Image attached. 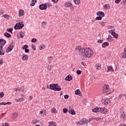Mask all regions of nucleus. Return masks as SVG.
<instances>
[{
	"label": "nucleus",
	"mask_w": 126,
	"mask_h": 126,
	"mask_svg": "<svg viewBox=\"0 0 126 126\" xmlns=\"http://www.w3.org/2000/svg\"><path fill=\"white\" fill-rule=\"evenodd\" d=\"M76 50L79 52L80 56L83 58H92L94 54V51L90 48H81V46H78Z\"/></svg>",
	"instance_id": "nucleus-1"
},
{
	"label": "nucleus",
	"mask_w": 126,
	"mask_h": 126,
	"mask_svg": "<svg viewBox=\"0 0 126 126\" xmlns=\"http://www.w3.org/2000/svg\"><path fill=\"white\" fill-rule=\"evenodd\" d=\"M6 43V41L3 39H0V56H4L5 51L3 50V46Z\"/></svg>",
	"instance_id": "nucleus-2"
},
{
	"label": "nucleus",
	"mask_w": 126,
	"mask_h": 126,
	"mask_svg": "<svg viewBox=\"0 0 126 126\" xmlns=\"http://www.w3.org/2000/svg\"><path fill=\"white\" fill-rule=\"evenodd\" d=\"M24 27V25L23 24V23L20 22L19 23H17L15 26H14V29L15 30H20L22 29Z\"/></svg>",
	"instance_id": "nucleus-3"
},
{
	"label": "nucleus",
	"mask_w": 126,
	"mask_h": 126,
	"mask_svg": "<svg viewBox=\"0 0 126 126\" xmlns=\"http://www.w3.org/2000/svg\"><path fill=\"white\" fill-rule=\"evenodd\" d=\"M14 47V42H13V41L8 47L7 49L6 50V53H9V52H11V51L13 50Z\"/></svg>",
	"instance_id": "nucleus-4"
},
{
	"label": "nucleus",
	"mask_w": 126,
	"mask_h": 126,
	"mask_svg": "<svg viewBox=\"0 0 126 126\" xmlns=\"http://www.w3.org/2000/svg\"><path fill=\"white\" fill-rule=\"evenodd\" d=\"M110 34H111L112 36H114L115 39H118L119 38V34L115 32V30H111V31H109Z\"/></svg>",
	"instance_id": "nucleus-5"
},
{
	"label": "nucleus",
	"mask_w": 126,
	"mask_h": 126,
	"mask_svg": "<svg viewBox=\"0 0 126 126\" xmlns=\"http://www.w3.org/2000/svg\"><path fill=\"white\" fill-rule=\"evenodd\" d=\"M110 90V87L108 85H104L103 86V93H107Z\"/></svg>",
	"instance_id": "nucleus-6"
},
{
	"label": "nucleus",
	"mask_w": 126,
	"mask_h": 126,
	"mask_svg": "<svg viewBox=\"0 0 126 126\" xmlns=\"http://www.w3.org/2000/svg\"><path fill=\"white\" fill-rule=\"evenodd\" d=\"M105 70H106L107 72H109V71L114 72V68H113L112 66H107L105 68Z\"/></svg>",
	"instance_id": "nucleus-7"
},
{
	"label": "nucleus",
	"mask_w": 126,
	"mask_h": 126,
	"mask_svg": "<svg viewBox=\"0 0 126 126\" xmlns=\"http://www.w3.org/2000/svg\"><path fill=\"white\" fill-rule=\"evenodd\" d=\"M108 112V109L107 108L103 107V108H99V113L101 114H106Z\"/></svg>",
	"instance_id": "nucleus-8"
},
{
	"label": "nucleus",
	"mask_w": 126,
	"mask_h": 126,
	"mask_svg": "<svg viewBox=\"0 0 126 126\" xmlns=\"http://www.w3.org/2000/svg\"><path fill=\"white\" fill-rule=\"evenodd\" d=\"M57 86H58V84H50L49 88L47 87V88H49V89H51V90H54L55 91V89H56V87Z\"/></svg>",
	"instance_id": "nucleus-9"
},
{
	"label": "nucleus",
	"mask_w": 126,
	"mask_h": 126,
	"mask_svg": "<svg viewBox=\"0 0 126 126\" xmlns=\"http://www.w3.org/2000/svg\"><path fill=\"white\" fill-rule=\"evenodd\" d=\"M120 118L121 120H122V121H126V114H125V112H122L120 114Z\"/></svg>",
	"instance_id": "nucleus-10"
},
{
	"label": "nucleus",
	"mask_w": 126,
	"mask_h": 126,
	"mask_svg": "<svg viewBox=\"0 0 126 126\" xmlns=\"http://www.w3.org/2000/svg\"><path fill=\"white\" fill-rule=\"evenodd\" d=\"M102 103L104 105H108V104L111 103V101L109 99H104L102 100Z\"/></svg>",
	"instance_id": "nucleus-11"
},
{
	"label": "nucleus",
	"mask_w": 126,
	"mask_h": 126,
	"mask_svg": "<svg viewBox=\"0 0 126 126\" xmlns=\"http://www.w3.org/2000/svg\"><path fill=\"white\" fill-rule=\"evenodd\" d=\"M97 16H99L100 17H105V13L102 11H98L96 13Z\"/></svg>",
	"instance_id": "nucleus-12"
},
{
	"label": "nucleus",
	"mask_w": 126,
	"mask_h": 126,
	"mask_svg": "<svg viewBox=\"0 0 126 126\" xmlns=\"http://www.w3.org/2000/svg\"><path fill=\"white\" fill-rule=\"evenodd\" d=\"M39 9H41V10L47 9V4H40L39 5Z\"/></svg>",
	"instance_id": "nucleus-13"
},
{
	"label": "nucleus",
	"mask_w": 126,
	"mask_h": 126,
	"mask_svg": "<svg viewBox=\"0 0 126 126\" xmlns=\"http://www.w3.org/2000/svg\"><path fill=\"white\" fill-rule=\"evenodd\" d=\"M79 125H84V124H87V120L86 119H83L80 121L78 122Z\"/></svg>",
	"instance_id": "nucleus-14"
},
{
	"label": "nucleus",
	"mask_w": 126,
	"mask_h": 126,
	"mask_svg": "<svg viewBox=\"0 0 126 126\" xmlns=\"http://www.w3.org/2000/svg\"><path fill=\"white\" fill-rule=\"evenodd\" d=\"M64 80L66 81H71L72 80V76L71 75H68L66 77H65Z\"/></svg>",
	"instance_id": "nucleus-15"
},
{
	"label": "nucleus",
	"mask_w": 126,
	"mask_h": 126,
	"mask_svg": "<svg viewBox=\"0 0 126 126\" xmlns=\"http://www.w3.org/2000/svg\"><path fill=\"white\" fill-rule=\"evenodd\" d=\"M17 116H18V113L15 112L11 114V117L12 120H15V119L17 118Z\"/></svg>",
	"instance_id": "nucleus-16"
},
{
	"label": "nucleus",
	"mask_w": 126,
	"mask_h": 126,
	"mask_svg": "<svg viewBox=\"0 0 126 126\" xmlns=\"http://www.w3.org/2000/svg\"><path fill=\"white\" fill-rule=\"evenodd\" d=\"M25 14V13H24V10L22 9H20L19 11V17L21 16H23Z\"/></svg>",
	"instance_id": "nucleus-17"
},
{
	"label": "nucleus",
	"mask_w": 126,
	"mask_h": 126,
	"mask_svg": "<svg viewBox=\"0 0 126 126\" xmlns=\"http://www.w3.org/2000/svg\"><path fill=\"white\" fill-rule=\"evenodd\" d=\"M121 59H126V48L124 49V51L121 57Z\"/></svg>",
	"instance_id": "nucleus-18"
},
{
	"label": "nucleus",
	"mask_w": 126,
	"mask_h": 126,
	"mask_svg": "<svg viewBox=\"0 0 126 126\" xmlns=\"http://www.w3.org/2000/svg\"><path fill=\"white\" fill-rule=\"evenodd\" d=\"M29 58V56H28V55H26L25 54L23 55V57H22L23 61H28Z\"/></svg>",
	"instance_id": "nucleus-19"
},
{
	"label": "nucleus",
	"mask_w": 126,
	"mask_h": 126,
	"mask_svg": "<svg viewBox=\"0 0 126 126\" xmlns=\"http://www.w3.org/2000/svg\"><path fill=\"white\" fill-rule=\"evenodd\" d=\"M48 23L45 21L42 22L41 25V28H43V29H45L46 28V25H47Z\"/></svg>",
	"instance_id": "nucleus-20"
},
{
	"label": "nucleus",
	"mask_w": 126,
	"mask_h": 126,
	"mask_svg": "<svg viewBox=\"0 0 126 126\" xmlns=\"http://www.w3.org/2000/svg\"><path fill=\"white\" fill-rule=\"evenodd\" d=\"M72 4L71 2H66L64 3V5L65 7H70V6Z\"/></svg>",
	"instance_id": "nucleus-21"
},
{
	"label": "nucleus",
	"mask_w": 126,
	"mask_h": 126,
	"mask_svg": "<svg viewBox=\"0 0 126 126\" xmlns=\"http://www.w3.org/2000/svg\"><path fill=\"white\" fill-rule=\"evenodd\" d=\"M18 37L19 38H23L24 37V33L22 32H20L19 34H18Z\"/></svg>",
	"instance_id": "nucleus-22"
},
{
	"label": "nucleus",
	"mask_w": 126,
	"mask_h": 126,
	"mask_svg": "<svg viewBox=\"0 0 126 126\" xmlns=\"http://www.w3.org/2000/svg\"><path fill=\"white\" fill-rule=\"evenodd\" d=\"M93 113H100V108L96 107L93 110Z\"/></svg>",
	"instance_id": "nucleus-23"
},
{
	"label": "nucleus",
	"mask_w": 126,
	"mask_h": 126,
	"mask_svg": "<svg viewBox=\"0 0 126 126\" xmlns=\"http://www.w3.org/2000/svg\"><path fill=\"white\" fill-rule=\"evenodd\" d=\"M109 43L108 42H105L102 44V48H106V47H108L109 46Z\"/></svg>",
	"instance_id": "nucleus-24"
},
{
	"label": "nucleus",
	"mask_w": 126,
	"mask_h": 126,
	"mask_svg": "<svg viewBox=\"0 0 126 126\" xmlns=\"http://www.w3.org/2000/svg\"><path fill=\"white\" fill-rule=\"evenodd\" d=\"M49 126H57V123H56V122H54L53 121L49 122Z\"/></svg>",
	"instance_id": "nucleus-25"
},
{
	"label": "nucleus",
	"mask_w": 126,
	"mask_h": 126,
	"mask_svg": "<svg viewBox=\"0 0 126 126\" xmlns=\"http://www.w3.org/2000/svg\"><path fill=\"white\" fill-rule=\"evenodd\" d=\"M81 93V92H80V90H79V89H77L75 92V94H76V95H78L79 96H82V94H80Z\"/></svg>",
	"instance_id": "nucleus-26"
},
{
	"label": "nucleus",
	"mask_w": 126,
	"mask_h": 126,
	"mask_svg": "<svg viewBox=\"0 0 126 126\" xmlns=\"http://www.w3.org/2000/svg\"><path fill=\"white\" fill-rule=\"evenodd\" d=\"M106 40L108 41V42H112L114 39L113 38V37L111 36V35H109L108 37L106 39Z\"/></svg>",
	"instance_id": "nucleus-27"
},
{
	"label": "nucleus",
	"mask_w": 126,
	"mask_h": 126,
	"mask_svg": "<svg viewBox=\"0 0 126 126\" xmlns=\"http://www.w3.org/2000/svg\"><path fill=\"white\" fill-rule=\"evenodd\" d=\"M61 90H62V88L60 87V86H59V84H58V86L55 87L54 91H61Z\"/></svg>",
	"instance_id": "nucleus-28"
},
{
	"label": "nucleus",
	"mask_w": 126,
	"mask_h": 126,
	"mask_svg": "<svg viewBox=\"0 0 126 126\" xmlns=\"http://www.w3.org/2000/svg\"><path fill=\"white\" fill-rule=\"evenodd\" d=\"M68 113H69L71 115H75V111H74V109H72L71 110H69V111H68Z\"/></svg>",
	"instance_id": "nucleus-29"
},
{
	"label": "nucleus",
	"mask_w": 126,
	"mask_h": 126,
	"mask_svg": "<svg viewBox=\"0 0 126 126\" xmlns=\"http://www.w3.org/2000/svg\"><path fill=\"white\" fill-rule=\"evenodd\" d=\"M4 36H5V37H7V38H10V37H11V35L7 32H5Z\"/></svg>",
	"instance_id": "nucleus-30"
},
{
	"label": "nucleus",
	"mask_w": 126,
	"mask_h": 126,
	"mask_svg": "<svg viewBox=\"0 0 126 126\" xmlns=\"http://www.w3.org/2000/svg\"><path fill=\"white\" fill-rule=\"evenodd\" d=\"M51 111L53 114H57V113H58V111H57V109L55 108H52L51 109Z\"/></svg>",
	"instance_id": "nucleus-31"
},
{
	"label": "nucleus",
	"mask_w": 126,
	"mask_h": 126,
	"mask_svg": "<svg viewBox=\"0 0 126 126\" xmlns=\"http://www.w3.org/2000/svg\"><path fill=\"white\" fill-rule=\"evenodd\" d=\"M101 64L97 63L95 65V67L97 68V69L99 70V69H101Z\"/></svg>",
	"instance_id": "nucleus-32"
},
{
	"label": "nucleus",
	"mask_w": 126,
	"mask_h": 126,
	"mask_svg": "<svg viewBox=\"0 0 126 126\" xmlns=\"http://www.w3.org/2000/svg\"><path fill=\"white\" fill-rule=\"evenodd\" d=\"M52 68H53V66H52V65H49L47 66V70H48V71H51V70H52Z\"/></svg>",
	"instance_id": "nucleus-33"
},
{
	"label": "nucleus",
	"mask_w": 126,
	"mask_h": 126,
	"mask_svg": "<svg viewBox=\"0 0 126 126\" xmlns=\"http://www.w3.org/2000/svg\"><path fill=\"white\" fill-rule=\"evenodd\" d=\"M104 8V9H109V8H110V5H109V4H105Z\"/></svg>",
	"instance_id": "nucleus-34"
},
{
	"label": "nucleus",
	"mask_w": 126,
	"mask_h": 126,
	"mask_svg": "<svg viewBox=\"0 0 126 126\" xmlns=\"http://www.w3.org/2000/svg\"><path fill=\"white\" fill-rule=\"evenodd\" d=\"M35 1V2H34ZM35 2H37V0H32V3H31V5L32 6H34L35 5Z\"/></svg>",
	"instance_id": "nucleus-35"
},
{
	"label": "nucleus",
	"mask_w": 126,
	"mask_h": 126,
	"mask_svg": "<svg viewBox=\"0 0 126 126\" xmlns=\"http://www.w3.org/2000/svg\"><path fill=\"white\" fill-rule=\"evenodd\" d=\"M73 1L75 4H79L80 3V0H73Z\"/></svg>",
	"instance_id": "nucleus-36"
},
{
	"label": "nucleus",
	"mask_w": 126,
	"mask_h": 126,
	"mask_svg": "<svg viewBox=\"0 0 126 126\" xmlns=\"http://www.w3.org/2000/svg\"><path fill=\"white\" fill-rule=\"evenodd\" d=\"M32 124H33V125H35V124H37V122H39V121H38V120L37 119H33V120H32Z\"/></svg>",
	"instance_id": "nucleus-37"
},
{
	"label": "nucleus",
	"mask_w": 126,
	"mask_h": 126,
	"mask_svg": "<svg viewBox=\"0 0 126 126\" xmlns=\"http://www.w3.org/2000/svg\"><path fill=\"white\" fill-rule=\"evenodd\" d=\"M3 58H0V65H1L2 64H3Z\"/></svg>",
	"instance_id": "nucleus-38"
},
{
	"label": "nucleus",
	"mask_w": 126,
	"mask_h": 126,
	"mask_svg": "<svg viewBox=\"0 0 126 126\" xmlns=\"http://www.w3.org/2000/svg\"><path fill=\"white\" fill-rule=\"evenodd\" d=\"M15 102H22V98H18V99H15Z\"/></svg>",
	"instance_id": "nucleus-39"
},
{
	"label": "nucleus",
	"mask_w": 126,
	"mask_h": 126,
	"mask_svg": "<svg viewBox=\"0 0 126 126\" xmlns=\"http://www.w3.org/2000/svg\"><path fill=\"white\" fill-rule=\"evenodd\" d=\"M73 107L72 105H70L68 108V112H69V111H71V110H73Z\"/></svg>",
	"instance_id": "nucleus-40"
},
{
	"label": "nucleus",
	"mask_w": 126,
	"mask_h": 126,
	"mask_svg": "<svg viewBox=\"0 0 126 126\" xmlns=\"http://www.w3.org/2000/svg\"><path fill=\"white\" fill-rule=\"evenodd\" d=\"M45 49V45L42 44L40 45V47H39V49L40 50H44Z\"/></svg>",
	"instance_id": "nucleus-41"
},
{
	"label": "nucleus",
	"mask_w": 126,
	"mask_h": 126,
	"mask_svg": "<svg viewBox=\"0 0 126 126\" xmlns=\"http://www.w3.org/2000/svg\"><path fill=\"white\" fill-rule=\"evenodd\" d=\"M67 112H68V109H65V108L63 109V113L64 114H66V113H67Z\"/></svg>",
	"instance_id": "nucleus-42"
},
{
	"label": "nucleus",
	"mask_w": 126,
	"mask_h": 126,
	"mask_svg": "<svg viewBox=\"0 0 126 126\" xmlns=\"http://www.w3.org/2000/svg\"><path fill=\"white\" fill-rule=\"evenodd\" d=\"M103 18V17H96L95 18V20H101L102 19V18Z\"/></svg>",
	"instance_id": "nucleus-43"
},
{
	"label": "nucleus",
	"mask_w": 126,
	"mask_h": 126,
	"mask_svg": "<svg viewBox=\"0 0 126 126\" xmlns=\"http://www.w3.org/2000/svg\"><path fill=\"white\" fill-rule=\"evenodd\" d=\"M3 96H4V93H3V92H1L0 93V98H3Z\"/></svg>",
	"instance_id": "nucleus-44"
},
{
	"label": "nucleus",
	"mask_w": 126,
	"mask_h": 126,
	"mask_svg": "<svg viewBox=\"0 0 126 126\" xmlns=\"http://www.w3.org/2000/svg\"><path fill=\"white\" fill-rule=\"evenodd\" d=\"M3 17H4V18H6V19H7V18H9L10 16L8 15H3Z\"/></svg>",
	"instance_id": "nucleus-45"
},
{
	"label": "nucleus",
	"mask_w": 126,
	"mask_h": 126,
	"mask_svg": "<svg viewBox=\"0 0 126 126\" xmlns=\"http://www.w3.org/2000/svg\"><path fill=\"white\" fill-rule=\"evenodd\" d=\"M28 45H24V46L23 47V50H26V49H28Z\"/></svg>",
	"instance_id": "nucleus-46"
},
{
	"label": "nucleus",
	"mask_w": 126,
	"mask_h": 126,
	"mask_svg": "<svg viewBox=\"0 0 126 126\" xmlns=\"http://www.w3.org/2000/svg\"><path fill=\"white\" fill-rule=\"evenodd\" d=\"M70 9L71 10H73L74 9V6H73V5L72 4H71V6H70Z\"/></svg>",
	"instance_id": "nucleus-47"
},
{
	"label": "nucleus",
	"mask_w": 126,
	"mask_h": 126,
	"mask_svg": "<svg viewBox=\"0 0 126 126\" xmlns=\"http://www.w3.org/2000/svg\"><path fill=\"white\" fill-rule=\"evenodd\" d=\"M12 30H13L12 29H7V32H9L10 33H12Z\"/></svg>",
	"instance_id": "nucleus-48"
},
{
	"label": "nucleus",
	"mask_w": 126,
	"mask_h": 126,
	"mask_svg": "<svg viewBox=\"0 0 126 126\" xmlns=\"http://www.w3.org/2000/svg\"><path fill=\"white\" fill-rule=\"evenodd\" d=\"M100 25H101V26H105L106 25V22H101Z\"/></svg>",
	"instance_id": "nucleus-49"
},
{
	"label": "nucleus",
	"mask_w": 126,
	"mask_h": 126,
	"mask_svg": "<svg viewBox=\"0 0 126 126\" xmlns=\"http://www.w3.org/2000/svg\"><path fill=\"white\" fill-rule=\"evenodd\" d=\"M32 43H36L37 42V39L36 38H33L32 39Z\"/></svg>",
	"instance_id": "nucleus-50"
},
{
	"label": "nucleus",
	"mask_w": 126,
	"mask_h": 126,
	"mask_svg": "<svg viewBox=\"0 0 126 126\" xmlns=\"http://www.w3.org/2000/svg\"><path fill=\"white\" fill-rule=\"evenodd\" d=\"M47 59H48V61H52V60H53V59H54V57H52V56H51V57H48L47 58Z\"/></svg>",
	"instance_id": "nucleus-51"
},
{
	"label": "nucleus",
	"mask_w": 126,
	"mask_h": 126,
	"mask_svg": "<svg viewBox=\"0 0 126 126\" xmlns=\"http://www.w3.org/2000/svg\"><path fill=\"white\" fill-rule=\"evenodd\" d=\"M77 74L78 75H80V74H81V71L79 70H77Z\"/></svg>",
	"instance_id": "nucleus-52"
},
{
	"label": "nucleus",
	"mask_w": 126,
	"mask_h": 126,
	"mask_svg": "<svg viewBox=\"0 0 126 126\" xmlns=\"http://www.w3.org/2000/svg\"><path fill=\"white\" fill-rule=\"evenodd\" d=\"M97 43H99L100 44H102L103 43V40L99 39L97 40Z\"/></svg>",
	"instance_id": "nucleus-53"
},
{
	"label": "nucleus",
	"mask_w": 126,
	"mask_h": 126,
	"mask_svg": "<svg viewBox=\"0 0 126 126\" xmlns=\"http://www.w3.org/2000/svg\"><path fill=\"white\" fill-rule=\"evenodd\" d=\"M2 125V126H9V125L7 123H5V124H3Z\"/></svg>",
	"instance_id": "nucleus-54"
},
{
	"label": "nucleus",
	"mask_w": 126,
	"mask_h": 126,
	"mask_svg": "<svg viewBox=\"0 0 126 126\" xmlns=\"http://www.w3.org/2000/svg\"><path fill=\"white\" fill-rule=\"evenodd\" d=\"M122 0H115V3H120V2H121V1Z\"/></svg>",
	"instance_id": "nucleus-55"
},
{
	"label": "nucleus",
	"mask_w": 126,
	"mask_h": 126,
	"mask_svg": "<svg viewBox=\"0 0 126 126\" xmlns=\"http://www.w3.org/2000/svg\"><path fill=\"white\" fill-rule=\"evenodd\" d=\"M69 96H68V95H67V94H65L64 96V99H68V97Z\"/></svg>",
	"instance_id": "nucleus-56"
},
{
	"label": "nucleus",
	"mask_w": 126,
	"mask_h": 126,
	"mask_svg": "<svg viewBox=\"0 0 126 126\" xmlns=\"http://www.w3.org/2000/svg\"><path fill=\"white\" fill-rule=\"evenodd\" d=\"M81 64L83 65L84 66H85L86 65V63H84V62H81Z\"/></svg>",
	"instance_id": "nucleus-57"
},
{
	"label": "nucleus",
	"mask_w": 126,
	"mask_h": 126,
	"mask_svg": "<svg viewBox=\"0 0 126 126\" xmlns=\"http://www.w3.org/2000/svg\"><path fill=\"white\" fill-rule=\"evenodd\" d=\"M94 120H95L96 121H100V120H101V118H94Z\"/></svg>",
	"instance_id": "nucleus-58"
},
{
	"label": "nucleus",
	"mask_w": 126,
	"mask_h": 126,
	"mask_svg": "<svg viewBox=\"0 0 126 126\" xmlns=\"http://www.w3.org/2000/svg\"><path fill=\"white\" fill-rule=\"evenodd\" d=\"M43 113H44L43 111H40L39 115H40V116H43Z\"/></svg>",
	"instance_id": "nucleus-59"
},
{
	"label": "nucleus",
	"mask_w": 126,
	"mask_h": 126,
	"mask_svg": "<svg viewBox=\"0 0 126 126\" xmlns=\"http://www.w3.org/2000/svg\"><path fill=\"white\" fill-rule=\"evenodd\" d=\"M32 49H33L34 50H36V47L34 46V44H32Z\"/></svg>",
	"instance_id": "nucleus-60"
},
{
	"label": "nucleus",
	"mask_w": 126,
	"mask_h": 126,
	"mask_svg": "<svg viewBox=\"0 0 126 126\" xmlns=\"http://www.w3.org/2000/svg\"><path fill=\"white\" fill-rule=\"evenodd\" d=\"M25 53H29V49H28L27 48L25 49Z\"/></svg>",
	"instance_id": "nucleus-61"
},
{
	"label": "nucleus",
	"mask_w": 126,
	"mask_h": 126,
	"mask_svg": "<svg viewBox=\"0 0 126 126\" xmlns=\"http://www.w3.org/2000/svg\"><path fill=\"white\" fill-rule=\"evenodd\" d=\"M6 105H10L12 104L11 102H7L6 103H5Z\"/></svg>",
	"instance_id": "nucleus-62"
},
{
	"label": "nucleus",
	"mask_w": 126,
	"mask_h": 126,
	"mask_svg": "<svg viewBox=\"0 0 126 126\" xmlns=\"http://www.w3.org/2000/svg\"><path fill=\"white\" fill-rule=\"evenodd\" d=\"M53 2H55V3H57V2H58V1H59V0H52Z\"/></svg>",
	"instance_id": "nucleus-63"
},
{
	"label": "nucleus",
	"mask_w": 126,
	"mask_h": 126,
	"mask_svg": "<svg viewBox=\"0 0 126 126\" xmlns=\"http://www.w3.org/2000/svg\"><path fill=\"white\" fill-rule=\"evenodd\" d=\"M0 105H6V104L4 102H2L0 103Z\"/></svg>",
	"instance_id": "nucleus-64"
}]
</instances>
